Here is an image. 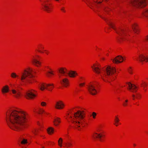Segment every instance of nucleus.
I'll return each instance as SVG.
<instances>
[{"label":"nucleus","mask_w":148,"mask_h":148,"mask_svg":"<svg viewBox=\"0 0 148 148\" xmlns=\"http://www.w3.org/2000/svg\"><path fill=\"white\" fill-rule=\"evenodd\" d=\"M27 118V113L18 109L10 110L6 114L5 119L8 125L12 129L16 131L24 127Z\"/></svg>","instance_id":"1"},{"label":"nucleus","mask_w":148,"mask_h":148,"mask_svg":"<svg viewBox=\"0 0 148 148\" xmlns=\"http://www.w3.org/2000/svg\"><path fill=\"white\" fill-rule=\"evenodd\" d=\"M100 67L98 64H93V69L94 68V71L97 74L101 73L103 75V72L106 70L107 75L110 76L109 79L107 78V76L106 75L103 76V79L105 82L111 83L115 80L117 75L116 74V71L114 67L109 66L102 69H101Z\"/></svg>","instance_id":"2"},{"label":"nucleus","mask_w":148,"mask_h":148,"mask_svg":"<svg viewBox=\"0 0 148 148\" xmlns=\"http://www.w3.org/2000/svg\"><path fill=\"white\" fill-rule=\"evenodd\" d=\"M32 69L28 67L23 70L20 75L14 72L10 74V77L14 79H19L20 82L25 83H34L37 82L35 77L32 74Z\"/></svg>","instance_id":"3"},{"label":"nucleus","mask_w":148,"mask_h":148,"mask_svg":"<svg viewBox=\"0 0 148 148\" xmlns=\"http://www.w3.org/2000/svg\"><path fill=\"white\" fill-rule=\"evenodd\" d=\"M71 112V114L73 115V116H68L67 119L68 120H70L73 127L79 130V128L84 121V112L79 110L75 113H73L72 112Z\"/></svg>","instance_id":"4"},{"label":"nucleus","mask_w":148,"mask_h":148,"mask_svg":"<svg viewBox=\"0 0 148 148\" xmlns=\"http://www.w3.org/2000/svg\"><path fill=\"white\" fill-rule=\"evenodd\" d=\"M129 3L132 7L137 9L143 8L148 5V0H129Z\"/></svg>","instance_id":"5"},{"label":"nucleus","mask_w":148,"mask_h":148,"mask_svg":"<svg viewBox=\"0 0 148 148\" xmlns=\"http://www.w3.org/2000/svg\"><path fill=\"white\" fill-rule=\"evenodd\" d=\"M116 32L119 35L118 40L119 41H124L128 39V35L125 30H121L119 32Z\"/></svg>","instance_id":"6"},{"label":"nucleus","mask_w":148,"mask_h":148,"mask_svg":"<svg viewBox=\"0 0 148 148\" xmlns=\"http://www.w3.org/2000/svg\"><path fill=\"white\" fill-rule=\"evenodd\" d=\"M105 137V133L104 132H101L100 133H95L93 134V138L99 139V141L101 142L104 141Z\"/></svg>","instance_id":"7"},{"label":"nucleus","mask_w":148,"mask_h":148,"mask_svg":"<svg viewBox=\"0 0 148 148\" xmlns=\"http://www.w3.org/2000/svg\"><path fill=\"white\" fill-rule=\"evenodd\" d=\"M37 96V92L34 90L27 92L25 96L28 99H33Z\"/></svg>","instance_id":"8"},{"label":"nucleus","mask_w":148,"mask_h":148,"mask_svg":"<svg viewBox=\"0 0 148 148\" xmlns=\"http://www.w3.org/2000/svg\"><path fill=\"white\" fill-rule=\"evenodd\" d=\"M38 87L42 90H43L45 89L50 90L53 87L52 84H40L38 85Z\"/></svg>","instance_id":"9"},{"label":"nucleus","mask_w":148,"mask_h":148,"mask_svg":"<svg viewBox=\"0 0 148 148\" xmlns=\"http://www.w3.org/2000/svg\"><path fill=\"white\" fill-rule=\"evenodd\" d=\"M45 69L47 71V75L48 77L51 78L54 75V72L51 66H46Z\"/></svg>","instance_id":"10"},{"label":"nucleus","mask_w":148,"mask_h":148,"mask_svg":"<svg viewBox=\"0 0 148 148\" xmlns=\"http://www.w3.org/2000/svg\"><path fill=\"white\" fill-rule=\"evenodd\" d=\"M40 56L38 55L33 56L32 58V61L36 66L39 67L41 65V62L38 60V59Z\"/></svg>","instance_id":"11"},{"label":"nucleus","mask_w":148,"mask_h":148,"mask_svg":"<svg viewBox=\"0 0 148 148\" xmlns=\"http://www.w3.org/2000/svg\"><path fill=\"white\" fill-rule=\"evenodd\" d=\"M12 94L13 96L17 99H19L20 96V93L18 90L17 87L13 88L11 90Z\"/></svg>","instance_id":"12"},{"label":"nucleus","mask_w":148,"mask_h":148,"mask_svg":"<svg viewBox=\"0 0 148 148\" xmlns=\"http://www.w3.org/2000/svg\"><path fill=\"white\" fill-rule=\"evenodd\" d=\"M138 60L140 62H143L144 61L148 62V55H145L143 54H140L138 56Z\"/></svg>","instance_id":"13"},{"label":"nucleus","mask_w":148,"mask_h":148,"mask_svg":"<svg viewBox=\"0 0 148 148\" xmlns=\"http://www.w3.org/2000/svg\"><path fill=\"white\" fill-rule=\"evenodd\" d=\"M127 89L131 92H136L138 90L137 86L134 84H128Z\"/></svg>","instance_id":"14"},{"label":"nucleus","mask_w":148,"mask_h":148,"mask_svg":"<svg viewBox=\"0 0 148 148\" xmlns=\"http://www.w3.org/2000/svg\"><path fill=\"white\" fill-rule=\"evenodd\" d=\"M125 60V58L121 56H118L113 60V62L114 63L118 64L122 62Z\"/></svg>","instance_id":"15"},{"label":"nucleus","mask_w":148,"mask_h":148,"mask_svg":"<svg viewBox=\"0 0 148 148\" xmlns=\"http://www.w3.org/2000/svg\"><path fill=\"white\" fill-rule=\"evenodd\" d=\"M132 29L134 32L136 34H138L140 32V29L138 24L136 23H133L132 26Z\"/></svg>","instance_id":"16"},{"label":"nucleus","mask_w":148,"mask_h":148,"mask_svg":"<svg viewBox=\"0 0 148 148\" xmlns=\"http://www.w3.org/2000/svg\"><path fill=\"white\" fill-rule=\"evenodd\" d=\"M64 106V104L61 101H59L56 102L55 107L57 109H63Z\"/></svg>","instance_id":"17"},{"label":"nucleus","mask_w":148,"mask_h":148,"mask_svg":"<svg viewBox=\"0 0 148 148\" xmlns=\"http://www.w3.org/2000/svg\"><path fill=\"white\" fill-rule=\"evenodd\" d=\"M120 116L119 115H115L114 118V125L116 127H118L121 125L120 120Z\"/></svg>","instance_id":"18"},{"label":"nucleus","mask_w":148,"mask_h":148,"mask_svg":"<svg viewBox=\"0 0 148 148\" xmlns=\"http://www.w3.org/2000/svg\"><path fill=\"white\" fill-rule=\"evenodd\" d=\"M132 99L133 100H140L142 98L141 95L139 92L133 94L132 96Z\"/></svg>","instance_id":"19"},{"label":"nucleus","mask_w":148,"mask_h":148,"mask_svg":"<svg viewBox=\"0 0 148 148\" xmlns=\"http://www.w3.org/2000/svg\"><path fill=\"white\" fill-rule=\"evenodd\" d=\"M68 76L71 78H74L78 76V74L75 71L71 70L68 73Z\"/></svg>","instance_id":"20"},{"label":"nucleus","mask_w":148,"mask_h":148,"mask_svg":"<svg viewBox=\"0 0 148 148\" xmlns=\"http://www.w3.org/2000/svg\"><path fill=\"white\" fill-rule=\"evenodd\" d=\"M1 91L3 94L9 92L10 91L9 86L7 85L3 86L1 89Z\"/></svg>","instance_id":"21"},{"label":"nucleus","mask_w":148,"mask_h":148,"mask_svg":"<svg viewBox=\"0 0 148 148\" xmlns=\"http://www.w3.org/2000/svg\"><path fill=\"white\" fill-rule=\"evenodd\" d=\"M44 48L45 47L43 45L40 44L38 46L37 51L40 53H43L45 50Z\"/></svg>","instance_id":"22"},{"label":"nucleus","mask_w":148,"mask_h":148,"mask_svg":"<svg viewBox=\"0 0 148 148\" xmlns=\"http://www.w3.org/2000/svg\"><path fill=\"white\" fill-rule=\"evenodd\" d=\"M140 17L148 18V9H145L143 11Z\"/></svg>","instance_id":"23"},{"label":"nucleus","mask_w":148,"mask_h":148,"mask_svg":"<svg viewBox=\"0 0 148 148\" xmlns=\"http://www.w3.org/2000/svg\"><path fill=\"white\" fill-rule=\"evenodd\" d=\"M50 4H45L44 6L43 9L44 10L48 13L51 11V8L50 6Z\"/></svg>","instance_id":"24"},{"label":"nucleus","mask_w":148,"mask_h":148,"mask_svg":"<svg viewBox=\"0 0 148 148\" xmlns=\"http://www.w3.org/2000/svg\"><path fill=\"white\" fill-rule=\"evenodd\" d=\"M99 87L98 85L93 86V95H97L99 92Z\"/></svg>","instance_id":"25"},{"label":"nucleus","mask_w":148,"mask_h":148,"mask_svg":"<svg viewBox=\"0 0 148 148\" xmlns=\"http://www.w3.org/2000/svg\"><path fill=\"white\" fill-rule=\"evenodd\" d=\"M107 23L111 27L115 30H116V25L114 22L111 21H108L107 22Z\"/></svg>","instance_id":"26"},{"label":"nucleus","mask_w":148,"mask_h":148,"mask_svg":"<svg viewBox=\"0 0 148 148\" xmlns=\"http://www.w3.org/2000/svg\"><path fill=\"white\" fill-rule=\"evenodd\" d=\"M58 71L60 73L64 75L67 71V69L65 67H60Z\"/></svg>","instance_id":"27"},{"label":"nucleus","mask_w":148,"mask_h":148,"mask_svg":"<svg viewBox=\"0 0 148 148\" xmlns=\"http://www.w3.org/2000/svg\"><path fill=\"white\" fill-rule=\"evenodd\" d=\"M53 123L54 125L55 126H58L59 124L60 123V118L56 117L55 118L53 121Z\"/></svg>","instance_id":"28"},{"label":"nucleus","mask_w":148,"mask_h":148,"mask_svg":"<svg viewBox=\"0 0 148 148\" xmlns=\"http://www.w3.org/2000/svg\"><path fill=\"white\" fill-rule=\"evenodd\" d=\"M129 100L127 99H125L122 103V106L124 107H126L128 106L129 103Z\"/></svg>","instance_id":"29"},{"label":"nucleus","mask_w":148,"mask_h":148,"mask_svg":"<svg viewBox=\"0 0 148 148\" xmlns=\"http://www.w3.org/2000/svg\"><path fill=\"white\" fill-rule=\"evenodd\" d=\"M21 144L22 145H25L27 143V140L24 138H21L20 140Z\"/></svg>","instance_id":"30"},{"label":"nucleus","mask_w":148,"mask_h":148,"mask_svg":"<svg viewBox=\"0 0 148 148\" xmlns=\"http://www.w3.org/2000/svg\"><path fill=\"white\" fill-rule=\"evenodd\" d=\"M47 131L49 134H51L54 132V128L52 127H49L47 129Z\"/></svg>","instance_id":"31"},{"label":"nucleus","mask_w":148,"mask_h":148,"mask_svg":"<svg viewBox=\"0 0 148 148\" xmlns=\"http://www.w3.org/2000/svg\"><path fill=\"white\" fill-rule=\"evenodd\" d=\"M38 113L40 114H42L43 113H44L47 114V113L42 108H39L38 110Z\"/></svg>","instance_id":"32"},{"label":"nucleus","mask_w":148,"mask_h":148,"mask_svg":"<svg viewBox=\"0 0 148 148\" xmlns=\"http://www.w3.org/2000/svg\"><path fill=\"white\" fill-rule=\"evenodd\" d=\"M133 68L131 66L129 67L127 69V71L131 75L133 74Z\"/></svg>","instance_id":"33"},{"label":"nucleus","mask_w":148,"mask_h":148,"mask_svg":"<svg viewBox=\"0 0 148 148\" xmlns=\"http://www.w3.org/2000/svg\"><path fill=\"white\" fill-rule=\"evenodd\" d=\"M63 142L62 139L60 138L58 141V145L60 147H62V144Z\"/></svg>","instance_id":"34"},{"label":"nucleus","mask_w":148,"mask_h":148,"mask_svg":"<svg viewBox=\"0 0 148 148\" xmlns=\"http://www.w3.org/2000/svg\"><path fill=\"white\" fill-rule=\"evenodd\" d=\"M87 86L89 92L91 94H92V85L91 84H89Z\"/></svg>","instance_id":"35"},{"label":"nucleus","mask_w":148,"mask_h":148,"mask_svg":"<svg viewBox=\"0 0 148 148\" xmlns=\"http://www.w3.org/2000/svg\"><path fill=\"white\" fill-rule=\"evenodd\" d=\"M61 82L63 83H67L69 82L68 79L67 78H64L61 81Z\"/></svg>","instance_id":"36"},{"label":"nucleus","mask_w":148,"mask_h":148,"mask_svg":"<svg viewBox=\"0 0 148 148\" xmlns=\"http://www.w3.org/2000/svg\"><path fill=\"white\" fill-rule=\"evenodd\" d=\"M141 86L143 88L144 90H145L147 88V84H141Z\"/></svg>","instance_id":"37"},{"label":"nucleus","mask_w":148,"mask_h":148,"mask_svg":"<svg viewBox=\"0 0 148 148\" xmlns=\"http://www.w3.org/2000/svg\"><path fill=\"white\" fill-rule=\"evenodd\" d=\"M32 132L35 135H36L37 133L38 132V129H34L32 130Z\"/></svg>","instance_id":"38"},{"label":"nucleus","mask_w":148,"mask_h":148,"mask_svg":"<svg viewBox=\"0 0 148 148\" xmlns=\"http://www.w3.org/2000/svg\"><path fill=\"white\" fill-rule=\"evenodd\" d=\"M82 77H80L79 78V82L82 83H84L85 82L84 81V80H82Z\"/></svg>","instance_id":"39"},{"label":"nucleus","mask_w":148,"mask_h":148,"mask_svg":"<svg viewBox=\"0 0 148 148\" xmlns=\"http://www.w3.org/2000/svg\"><path fill=\"white\" fill-rule=\"evenodd\" d=\"M41 105L42 106H45L46 105V103L45 102H42L41 103Z\"/></svg>","instance_id":"40"},{"label":"nucleus","mask_w":148,"mask_h":148,"mask_svg":"<svg viewBox=\"0 0 148 148\" xmlns=\"http://www.w3.org/2000/svg\"><path fill=\"white\" fill-rule=\"evenodd\" d=\"M66 145L67 147H71V146L72 145V144L68 142L66 144Z\"/></svg>","instance_id":"41"},{"label":"nucleus","mask_w":148,"mask_h":148,"mask_svg":"<svg viewBox=\"0 0 148 148\" xmlns=\"http://www.w3.org/2000/svg\"><path fill=\"white\" fill-rule=\"evenodd\" d=\"M60 10L64 12H66V10L65 9V8L64 7H62L61 8Z\"/></svg>","instance_id":"42"},{"label":"nucleus","mask_w":148,"mask_h":148,"mask_svg":"<svg viewBox=\"0 0 148 148\" xmlns=\"http://www.w3.org/2000/svg\"><path fill=\"white\" fill-rule=\"evenodd\" d=\"M44 52H45V53L47 55H48L49 53V51L48 50L45 49L44 50Z\"/></svg>","instance_id":"43"},{"label":"nucleus","mask_w":148,"mask_h":148,"mask_svg":"<svg viewBox=\"0 0 148 148\" xmlns=\"http://www.w3.org/2000/svg\"><path fill=\"white\" fill-rule=\"evenodd\" d=\"M97 115L96 113L94 112H93V119H95Z\"/></svg>","instance_id":"44"},{"label":"nucleus","mask_w":148,"mask_h":148,"mask_svg":"<svg viewBox=\"0 0 148 148\" xmlns=\"http://www.w3.org/2000/svg\"><path fill=\"white\" fill-rule=\"evenodd\" d=\"M63 86L64 87H67L68 86L67 84H63Z\"/></svg>","instance_id":"45"},{"label":"nucleus","mask_w":148,"mask_h":148,"mask_svg":"<svg viewBox=\"0 0 148 148\" xmlns=\"http://www.w3.org/2000/svg\"><path fill=\"white\" fill-rule=\"evenodd\" d=\"M145 39L146 40L148 41V35L146 36Z\"/></svg>","instance_id":"46"},{"label":"nucleus","mask_w":148,"mask_h":148,"mask_svg":"<svg viewBox=\"0 0 148 148\" xmlns=\"http://www.w3.org/2000/svg\"><path fill=\"white\" fill-rule=\"evenodd\" d=\"M55 1L56 2H59L61 1V0H55Z\"/></svg>","instance_id":"47"},{"label":"nucleus","mask_w":148,"mask_h":148,"mask_svg":"<svg viewBox=\"0 0 148 148\" xmlns=\"http://www.w3.org/2000/svg\"><path fill=\"white\" fill-rule=\"evenodd\" d=\"M83 84H80L79 86L80 87H81L82 86H83Z\"/></svg>","instance_id":"48"},{"label":"nucleus","mask_w":148,"mask_h":148,"mask_svg":"<svg viewBox=\"0 0 148 148\" xmlns=\"http://www.w3.org/2000/svg\"><path fill=\"white\" fill-rule=\"evenodd\" d=\"M133 146H134V147H135V146H136V144H133Z\"/></svg>","instance_id":"49"},{"label":"nucleus","mask_w":148,"mask_h":148,"mask_svg":"<svg viewBox=\"0 0 148 148\" xmlns=\"http://www.w3.org/2000/svg\"><path fill=\"white\" fill-rule=\"evenodd\" d=\"M88 6L90 8H91V5L90 4L88 5Z\"/></svg>","instance_id":"50"},{"label":"nucleus","mask_w":148,"mask_h":148,"mask_svg":"<svg viewBox=\"0 0 148 148\" xmlns=\"http://www.w3.org/2000/svg\"><path fill=\"white\" fill-rule=\"evenodd\" d=\"M132 82H129L128 83L131 84V83H132Z\"/></svg>","instance_id":"51"},{"label":"nucleus","mask_w":148,"mask_h":148,"mask_svg":"<svg viewBox=\"0 0 148 148\" xmlns=\"http://www.w3.org/2000/svg\"><path fill=\"white\" fill-rule=\"evenodd\" d=\"M22 147L23 148H25V147Z\"/></svg>","instance_id":"52"},{"label":"nucleus","mask_w":148,"mask_h":148,"mask_svg":"<svg viewBox=\"0 0 148 148\" xmlns=\"http://www.w3.org/2000/svg\"><path fill=\"white\" fill-rule=\"evenodd\" d=\"M42 148H44V147H43V146H42Z\"/></svg>","instance_id":"53"}]
</instances>
